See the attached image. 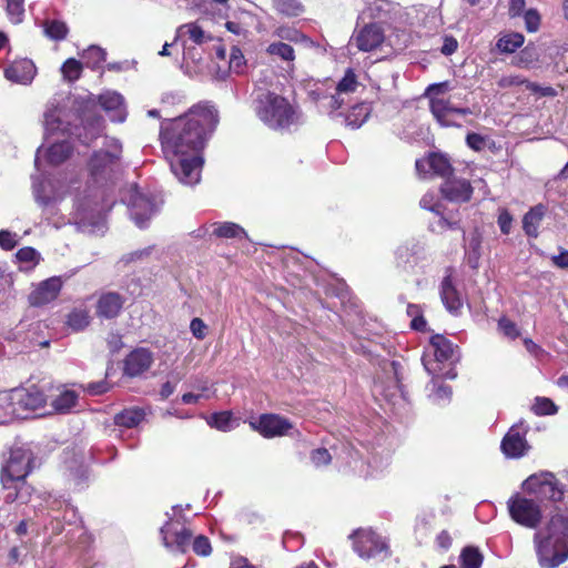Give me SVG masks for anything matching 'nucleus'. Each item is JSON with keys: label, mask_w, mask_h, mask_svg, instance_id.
<instances>
[{"label": "nucleus", "mask_w": 568, "mask_h": 568, "mask_svg": "<svg viewBox=\"0 0 568 568\" xmlns=\"http://www.w3.org/2000/svg\"><path fill=\"white\" fill-rule=\"evenodd\" d=\"M31 453L26 449L17 448L11 450L9 460L2 469L1 480L6 488L9 484L21 481L30 471Z\"/></svg>", "instance_id": "obj_10"}, {"label": "nucleus", "mask_w": 568, "mask_h": 568, "mask_svg": "<svg viewBox=\"0 0 568 568\" xmlns=\"http://www.w3.org/2000/svg\"><path fill=\"white\" fill-rule=\"evenodd\" d=\"M71 150L72 146L67 141L55 142L45 150L40 148L36 155V166L40 169L42 158H45L49 163L58 165L70 156Z\"/></svg>", "instance_id": "obj_23"}, {"label": "nucleus", "mask_w": 568, "mask_h": 568, "mask_svg": "<svg viewBox=\"0 0 568 568\" xmlns=\"http://www.w3.org/2000/svg\"><path fill=\"white\" fill-rule=\"evenodd\" d=\"M185 36H187L189 39L195 44H203L211 39V37L206 34L203 31V29L194 22L185 23L179 27L176 30L175 40L182 39Z\"/></svg>", "instance_id": "obj_31"}, {"label": "nucleus", "mask_w": 568, "mask_h": 568, "mask_svg": "<svg viewBox=\"0 0 568 568\" xmlns=\"http://www.w3.org/2000/svg\"><path fill=\"white\" fill-rule=\"evenodd\" d=\"M546 211L547 209L544 204H537L524 215L523 229L526 235L534 239L538 236V229L546 214Z\"/></svg>", "instance_id": "obj_28"}, {"label": "nucleus", "mask_w": 568, "mask_h": 568, "mask_svg": "<svg viewBox=\"0 0 568 568\" xmlns=\"http://www.w3.org/2000/svg\"><path fill=\"white\" fill-rule=\"evenodd\" d=\"M266 52L285 62H293L295 59L294 49L290 44L281 41L270 43L266 48Z\"/></svg>", "instance_id": "obj_40"}, {"label": "nucleus", "mask_w": 568, "mask_h": 568, "mask_svg": "<svg viewBox=\"0 0 568 568\" xmlns=\"http://www.w3.org/2000/svg\"><path fill=\"white\" fill-rule=\"evenodd\" d=\"M105 146V150L95 152L89 162L90 173L95 180L106 178L121 158L122 145L116 139H106Z\"/></svg>", "instance_id": "obj_6"}, {"label": "nucleus", "mask_w": 568, "mask_h": 568, "mask_svg": "<svg viewBox=\"0 0 568 568\" xmlns=\"http://www.w3.org/2000/svg\"><path fill=\"white\" fill-rule=\"evenodd\" d=\"M498 327L505 336L511 339H515L519 336V331L516 324L506 317L499 320Z\"/></svg>", "instance_id": "obj_53"}, {"label": "nucleus", "mask_w": 568, "mask_h": 568, "mask_svg": "<svg viewBox=\"0 0 568 568\" xmlns=\"http://www.w3.org/2000/svg\"><path fill=\"white\" fill-rule=\"evenodd\" d=\"M17 234L9 231H0V246L3 250L10 251L17 245Z\"/></svg>", "instance_id": "obj_61"}, {"label": "nucleus", "mask_w": 568, "mask_h": 568, "mask_svg": "<svg viewBox=\"0 0 568 568\" xmlns=\"http://www.w3.org/2000/svg\"><path fill=\"white\" fill-rule=\"evenodd\" d=\"M419 204L423 209L429 210L438 216L437 223L433 224V230L459 229V224L457 221H449L446 216H444L443 205L442 203L436 201V196L434 193H426L420 199Z\"/></svg>", "instance_id": "obj_24"}, {"label": "nucleus", "mask_w": 568, "mask_h": 568, "mask_svg": "<svg viewBox=\"0 0 568 568\" xmlns=\"http://www.w3.org/2000/svg\"><path fill=\"white\" fill-rule=\"evenodd\" d=\"M452 396L450 387L439 383L435 379L432 382V387L429 390V397L437 405H445L449 402Z\"/></svg>", "instance_id": "obj_42"}, {"label": "nucleus", "mask_w": 568, "mask_h": 568, "mask_svg": "<svg viewBox=\"0 0 568 568\" xmlns=\"http://www.w3.org/2000/svg\"><path fill=\"white\" fill-rule=\"evenodd\" d=\"M527 82V79L521 77V75H518V74H509V75H504L501 77L497 84L499 88H511V87H517V85H523Z\"/></svg>", "instance_id": "obj_55"}, {"label": "nucleus", "mask_w": 568, "mask_h": 568, "mask_svg": "<svg viewBox=\"0 0 568 568\" xmlns=\"http://www.w3.org/2000/svg\"><path fill=\"white\" fill-rule=\"evenodd\" d=\"M16 494L9 493L6 497V499L10 503L12 501H19L21 504H27L31 501V487L28 486L24 481H17V485L14 486Z\"/></svg>", "instance_id": "obj_48"}, {"label": "nucleus", "mask_w": 568, "mask_h": 568, "mask_svg": "<svg viewBox=\"0 0 568 568\" xmlns=\"http://www.w3.org/2000/svg\"><path fill=\"white\" fill-rule=\"evenodd\" d=\"M193 551L200 556H209L212 551L211 542L207 537L200 535L192 544Z\"/></svg>", "instance_id": "obj_52"}, {"label": "nucleus", "mask_w": 568, "mask_h": 568, "mask_svg": "<svg viewBox=\"0 0 568 568\" xmlns=\"http://www.w3.org/2000/svg\"><path fill=\"white\" fill-rule=\"evenodd\" d=\"M430 111L443 126H459L455 119L458 115L473 113L469 108H459L455 105L452 98L445 99L439 97L430 98Z\"/></svg>", "instance_id": "obj_12"}, {"label": "nucleus", "mask_w": 568, "mask_h": 568, "mask_svg": "<svg viewBox=\"0 0 568 568\" xmlns=\"http://www.w3.org/2000/svg\"><path fill=\"white\" fill-rule=\"evenodd\" d=\"M440 192L448 201L467 202L471 197L473 187L465 179H448L443 183Z\"/></svg>", "instance_id": "obj_21"}, {"label": "nucleus", "mask_w": 568, "mask_h": 568, "mask_svg": "<svg viewBox=\"0 0 568 568\" xmlns=\"http://www.w3.org/2000/svg\"><path fill=\"white\" fill-rule=\"evenodd\" d=\"M109 389V385L106 382L104 381H101V382H95V383H90L88 384V386L85 387V390L90 394V395H101L105 392H108Z\"/></svg>", "instance_id": "obj_64"}, {"label": "nucleus", "mask_w": 568, "mask_h": 568, "mask_svg": "<svg viewBox=\"0 0 568 568\" xmlns=\"http://www.w3.org/2000/svg\"><path fill=\"white\" fill-rule=\"evenodd\" d=\"M9 394L16 410V417H24L26 412L37 410L45 402L43 393L36 388L12 389Z\"/></svg>", "instance_id": "obj_13"}, {"label": "nucleus", "mask_w": 568, "mask_h": 568, "mask_svg": "<svg viewBox=\"0 0 568 568\" xmlns=\"http://www.w3.org/2000/svg\"><path fill=\"white\" fill-rule=\"evenodd\" d=\"M209 425L222 432H229L232 428V415L229 412L213 414L207 420Z\"/></svg>", "instance_id": "obj_49"}, {"label": "nucleus", "mask_w": 568, "mask_h": 568, "mask_svg": "<svg viewBox=\"0 0 568 568\" xmlns=\"http://www.w3.org/2000/svg\"><path fill=\"white\" fill-rule=\"evenodd\" d=\"M274 9L286 17H297L304 11L300 0H272Z\"/></svg>", "instance_id": "obj_39"}, {"label": "nucleus", "mask_w": 568, "mask_h": 568, "mask_svg": "<svg viewBox=\"0 0 568 568\" xmlns=\"http://www.w3.org/2000/svg\"><path fill=\"white\" fill-rule=\"evenodd\" d=\"M213 234L217 237L225 239H246V232L242 226L232 222H224L221 224H215Z\"/></svg>", "instance_id": "obj_35"}, {"label": "nucleus", "mask_w": 568, "mask_h": 568, "mask_svg": "<svg viewBox=\"0 0 568 568\" xmlns=\"http://www.w3.org/2000/svg\"><path fill=\"white\" fill-rule=\"evenodd\" d=\"M357 87H358V82L356 80V75L353 72V70L348 69L345 72V75L343 77V79L338 82V84L336 87V91H337L338 95L353 93L356 91Z\"/></svg>", "instance_id": "obj_47"}, {"label": "nucleus", "mask_w": 568, "mask_h": 568, "mask_svg": "<svg viewBox=\"0 0 568 568\" xmlns=\"http://www.w3.org/2000/svg\"><path fill=\"white\" fill-rule=\"evenodd\" d=\"M524 36L517 32L500 37L497 41V49L503 53H513L524 44Z\"/></svg>", "instance_id": "obj_38"}, {"label": "nucleus", "mask_w": 568, "mask_h": 568, "mask_svg": "<svg viewBox=\"0 0 568 568\" xmlns=\"http://www.w3.org/2000/svg\"><path fill=\"white\" fill-rule=\"evenodd\" d=\"M83 131L84 133H79V139L82 143L88 144L102 133L103 120L101 118H87L83 121Z\"/></svg>", "instance_id": "obj_34"}, {"label": "nucleus", "mask_w": 568, "mask_h": 568, "mask_svg": "<svg viewBox=\"0 0 568 568\" xmlns=\"http://www.w3.org/2000/svg\"><path fill=\"white\" fill-rule=\"evenodd\" d=\"M466 142L468 146L475 151L481 150L485 145V139L477 133H469L466 138Z\"/></svg>", "instance_id": "obj_63"}, {"label": "nucleus", "mask_w": 568, "mask_h": 568, "mask_svg": "<svg viewBox=\"0 0 568 568\" xmlns=\"http://www.w3.org/2000/svg\"><path fill=\"white\" fill-rule=\"evenodd\" d=\"M190 329L193 336L197 339H203L206 336V324L199 317H195L191 321Z\"/></svg>", "instance_id": "obj_60"}, {"label": "nucleus", "mask_w": 568, "mask_h": 568, "mask_svg": "<svg viewBox=\"0 0 568 568\" xmlns=\"http://www.w3.org/2000/svg\"><path fill=\"white\" fill-rule=\"evenodd\" d=\"M534 542L541 568H557L568 559V519L551 517L546 531H537Z\"/></svg>", "instance_id": "obj_3"}, {"label": "nucleus", "mask_w": 568, "mask_h": 568, "mask_svg": "<svg viewBox=\"0 0 568 568\" xmlns=\"http://www.w3.org/2000/svg\"><path fill=\"white\" fill-rule=\"evenodd\" d=\"M416 170L424 176L436 174L445 178L452 173V165L445 155L432 153L427 158L416 161Z\"/></svg>", "instance_id": "obj_19"}, {"label": "nucleus", "mask_w": 568, "mask_h": 568, "mask_svg": "<svg viewBox=\"0 0 568 568\" xmlns=\"http://www.w3.org/2000/svg\"><path fill=\"white\" fill-rule=\"evenodd\" d=\"M6 1V12L9 20L18 24L22 22L24 18V0H4Z\"/></svg>", "instance_id": "obj_43"}, {"label": "nucleus", "mask_w": 568, "mask_h": 568, "mask_svg": "<svg viewBox=\"0 0 568 568\" xmlns=\"http://www.w3.org/2000/svg\"><path fill=\"white\" fill-rule=\"evenodd\" d=\"M106 52L97 45H91L81 54L83 64L90 69L99 68L105 61Z\"/></svg>", "instance_id": "obj_37"}, {"label": "nucleus", "mask_w": 568, "mask_h": 568, "mask_svg": "<svg viewBox=\"0 0 568 568\" xmlns=\"http://www.w3.org/2000/svg\"><path fill=\"white\" fill-rule=\"evenodd\" d=\"M90 323L89 312L84 308H75L69 313L67 324L73 331H82Z\"/></svg>", "instance_id": "obj_41"}, {"label": "nucleus", "mask_w": 568, "mask_h": 568, "mask_svg": "<svg viewBox=\"0 0 568 568\" xmlns=\"http://www.w3.org/2000/svg\"><path fill=\"white\" fill-rule=\"evenodd\" d=\"M44 128L45 132L49 134H53L55 131L60 130V120L57 111H49L44 114Z\"/></svg>", "instance_id": "obj_57"}, {"label": "nucleus", "mask_w": 568, "mask_h": 568, "mask_svg": "<svg viewBox=\"0 0 568 568\" xmlns=\"http://www.w3.org/2000/svg\"><path fill=\"white\" fill-rule=\"evenodd\" d=\"M524 490L539 500H560L564 491L551 473H540L529 476L523 484Z\"/></svg>", "instance_id": "obj_7"}, {"label": "nucleus", "mask_w": 568, "mask_h": 568, "mask_svg": "<svg viewBox=\"0 0 568 568\" xmlns=\"http://www.w3.org/2000/svg\"><path fill=\"white\" fill-rule=\"evenodd\" d=\"M527 427L524 424H517L510 427L501 440V452L507 458H520L529 450L526 440Z\"/></svg>", "instance_id": "obj_14"}, {"label": "nucleus", "mask_w": 568, "mask_h": 568, "mask_svg": "<svg viewBox=\"0 0 568 568\" xmlns=\"http://www.w3.org/2000/svg\"><path fill=\"white\" fill-rule=\"evenodd\" d=\"M479 247H480V239L477 235H474L468 243V260L473 267H476L477 261L479 258Z\"/></svg>", "instance_id": "obj_58"}, {"label": "nucleus", "mask_w": 568, "mask_h": 568, "mask_svg": "<svg viewBox=\"0 0 568 568\" xmlns=\"http://www.w3.org/2000/svg\"><path fill=\"white\" fill-rule=\"evenodd\" d=\"M62 287L58 277H51L40 282L30 293L29 303L32 306H42L54 301Z\"/></svg>", "instance_id": "obj_17"}, {"label": "nucleus", "mask_w": 568, "mask_h": 568, "mask_svg": "<svg viewBox=\"0 0 568 568\" xmlns=\"http://www.w3.org/2000/svg\"><path fill=\"white\" fill-rule=\"evenodd\" d=\"M513 217L508 211L503 210L498 216V225L504 234H509L511 227Z\"/></svg>", "instance_id": "obj_62"}, {"label": "nucleus", "mask_w": 568, "mask_h": 568, "mask_svg": "<svg viewBox=\"0 0 568 568\" xmlns=\"http://www.w3.org/2000/svg\"><path fill=\"white\" fill-rule=\"evenodd\" d=\"M254 111L265 126L276 132H293L305 123L304 113L297 104L271 91L257 95Z\"/></svg>", "instance_id": "obj_2"}, {"label": "nucleus", "mask_w": 568, "mask_h": 568, "mask_svg": "<svg viewBox=\"0 0 568 568\" xmlns=\"http://www.w3.org/2000/svg\"><path fill=\"white\" fill-rule=\"evenodd\" d=\"M99 103L102 109L109 113L110 120L113 122H124L126 119V110L121 94L114 91H106L99 97Z\"/></svg>", "instance_id": "obj_22"}, {"label": "nucleus", "mask_w": 568, "mask_h": 568, "mask_svg": "<svg viewBox=\"0 0 568 568\" xmlns=\"http://www.w3.org/2000/svg\"><path fill=\"white\" fill-rule=\"evenodd\" d=\"M145 417L143 409L134 407L122 410L114 416V423L118 426L132 428L138 426Z\"/></svg>", "instance_id": "obj_32"}, {"label": "nucleus", "mask_w": 568, "mask_h": 568, "mask_svg": "<svg viewBox=\"0 0 568 568\" xmlns=\"http://www.w3.org/2000/svg\"><path fill=\"white\" fill-rule=\"evenodd\" d=\"M354 549L364 559L384 560L389 554L387 542L372 530H359L355 535Z\"/></svg>", "instance_id": "obj_9"}, {"label": "nucleus", "mask_w": 568, "mask_h": 568, "mask_svg": "<svg viewBox=\"0 0 568 568\" xmlns=\"http://www.w3.org/2000/svg\"><path fill=\"white\" fill-rule=\"evenodd\" d=\"M252 426L267 438L290 435V430L293 429V425L287 418L275 414L262 415L256 424L252 423Z\"/></svg>", "instance_id": "obj_15"}, {"label": "nucleus", "mask_w": 568, "mask_h": 568, "mask_svg": "<svg viewBox=\"0 0 568 568\" xmlns=\"http://www.w3.org/2000/svg\"><path fill=\"white\" fill-rule=\"evenodd\" d=\"M128 205L131 217L139 227H144L159 210V204L141 193L136 186L129 190Z\"/></svg>", "instance_id": "obj_11"}, {"label": "nucleus", "mask_w": 568, "mask_h": 568, "mask_svg": "<svg viewBox=\"0 0 568 568\" xmlns=\"http://www.w3.org/2000/svg\"><path fill=\"white\" fill-rule=\"evenodd\" d=\"M526 29L529 32H535L538 30L540 24V16L534 9H529L524 14Z\"/></svg>", "instance_id": "obj_56"}, {"label": "nucleus", "mask_w": 568, "mask_h": 568, "mask_svg": "<svg viewBox=\"0 0 568 568\" xmlns=\"http://www.w3.org/2000/svg\"><path fill=\"white\" fill-rule=\"evenodd\" d=\"M532 410L536 415H551L557 412L554 402L547 397H537L532 405Z\"/></svg>", "instance_id": "obj_51"}, {"label": "nucleus", "mask_w": 568, "mask_h": 568, "mask_svg": "<svg viewBox=\"0 0 568 568\" xmlns=\"http://www.w3.org/2000/svg\"><path fill=\"white\" fill-rule=\"evenodd\" d=\"M540 60V52L535 45L525 47L513 60V64L521 69L536 68Z\"/></svg>", "instance_id": "obj_30"}, {"label": "nucleus", "mask_w": 568, "mask_h": 568, "mask_svg": "<svg viewBox=\"0 0 568 568\" xmlns=\"http://www.w3.org/2000/svg\"><path fill=\"white\" fill-rule=\"evenodd\" d=\"M44 34L54 41L64 40L69 33L65 22L57 19L45 20L43 23Z\"/></svg>", "instance_id": "obj_36"}, {"label": "nucleus", "mask_w": 568, "mask_h": 568, "mask_svg": "<svg viewBox=\"0 0 568 568\" xmlns=\"http://www.w3.org/2000/svg\"><path fill=\"white\" fill-rule=\"evenodd\" d=\"M275 34L283 40L287 41H297L302 38V34L290 27H280L275 30Z\"/></svg>", "instance_id": "obj_59"}, {"label": "nucleus", "mask_w": 568, "mask_h": 568, "mask_svg": "<svg viewBox=\"0 0 568 568\" xmlns=\"http://www.w3.org/2000/svg\"><path fill=\"white\" fill-rule=\"evenodd\" d=\"M83 63L70 58L61 67L63 78L68 81H75L80 78Z\"/></svg>", "instance_id": "obj_46"}, {"label": "nucleus", "mask_w": 568, "mask_h": 568, "mask_svg": "<svg viewBox=\"0 0 568 568\" xmlns=\"http://www.w3.org/2000/svg\"><path fill=\"white\" fill-rule=\"evenodd\" d=\"M16 418V410L9 392L0 393V424H7Z\"/></svg>", "instance_id": "obj_44"}, {"label": "nucleus", "mask_w": 568, "mask_h": 568, "mask_svg": "<svg viewBox=\"0 0 568 568\" xmlns=\"http://www.w3.org/2000/svg\"><path fill=\"white\" fill-rule=\"evenodd\" d=\"M507 507L511 519L526 528H537L541 523V508L531 498L515 495L508 500Z\"/></svg>", "instance_id": "obj_5"}, {"label": "nucleus", "mask_w": 568, "mask_h": 568, "mask_svg": "<svg viewBox=\"0 0 568 568\" xmlns=\"http://www.w3.org/2000/svg\"><path fill=\"white\" fill-rule=\"evenodd\" d=\"M246 65L245 58L242 53V51L233 47L230 52V59H229V68L233 73L241 74L244 71V68Z\"/></svg>", "instance_id": "obj_50"}, {"label": "nucleus", "mask_w": 568, "mask_h": 568, "mask_svg": "<svg viewBox=\"0 0 568 568\" xmlns=\"http://www.w3.org/2000/svg\"><path fill=\"white\" fill-rule=\"evenodd\" d=\"M454 353L453 344L442 335L430 338L429 348L423 356V365L432 376L442 375V364L449 361Z\"/></svg>", "instance_id": "obj_8"}, {"label": "nucleus", "mask_w": 568, "mask_h": 568, "mask_svg": "<svg viewBox=\"0 0 568 568\" xmlns=\"http://www.w3.org/2000/svg\"><path fill=\"white\" fill-rule=\"evenodd\" d=\"M32 187L36 202L43 207L54 204L61 197L54 191L50 181H38L33 179Z\"/></svg>", "instance_id": "obj_27"}, {"label": "nucleus", "mask_w": 568, "mask_h": 568, "mask_svg": "<svg viewBox=\"0 0 568 568\" xmlns=\"http://www.w3.org/2000/svg\"><path fill=\"white\" fill-rule=\"evenodd\" d=\"M331 459L332 457L326 448L314 449L311 454V460L316 467L329 464Z\"/></svg>", "instance_id": "obj_54"}, {"label": "nucleus", "mask_w": 568, "mask_h": 568, "mask_svg": "<svg viewBox=\"0 0 568 568\" xmlns=\"http://www.w3.org/2000/svg\"><path fill=\"white\" fill-rule=\"evenodd\" d=\"M371 112L369 103L362 102L354 105L345 118L346 125L352 129L361 128L367 121Z\"/></svg>", "instance_id": "obj_29"}, {"label": "nucleus", "mask_w": 568, "mask_h": 568, "mask_svg": "<svg viewBox=\"0 0 568 568\" xmlns=\"http://www.w3.org/2000/svg\"><path fill=\"white\" fill-rule=\"evenodd\" d=\"M440 298L446 310L452 314H457L463 303L459 294L453 285L452 277L445 276L440 284Z\"/></svg>", "instance_id": "obj_26"}, {"label": "nucleus", "mask_w": 568, "mask_h": 568, "mask_svg": "<svg viewBox=\"0 0 568 568\" xmlns=\"http://www.w3.org/2000/svg\"><path fill=\"white\" fill-rule=\"evenodd\" d=\"M385 41L393 48L402 49L406 45L407 34L402 31L400 34H396L394 40L392 36H385L379 24L369 23L354 32L351 44L356 45L359 51L369 52L377 49Z\"/></svg>", "instance_id": "obj_4"}, {"label": "nucleus", "mask_w": 568, "mask_h": 568, "mask_svg": "<svg viewBox=\"0 0 568 568\" xmlns=\"http://www.w3.org/2000/svg\"><path fill=\"white\" fill-rule=\"evenodd\" d=\"M161 535L165 547H176V549L182 552L185 551L192 537V532L187 528L181 526L179 523L171 521L166 523L161 528Z\"/></svg>", "instance_id": "obj_16"}, {"label": "nucleus", "mask_w": 568, "mask_h": 568, "mask_svg": "<svg viewBox=\"0 0 568 568\" xmlns=\"http://www.w3.org/2000/svg\"><path fill=\"white\" fill-rule=\"evenodd\" d=\"M153 354L148 348H136L124 359V374L136 377L146 372L153 364Z\"/></svg>", "instance_id": "obj_18"}, {"label": "nucleus", "mask_w": 568, "mask_h": 568, "mask_svg": "<svg viewBox=\"0 0 568 568\" xmlns=\"http://www.w3.org/2000/svg\"><path fill=\"white\" fill-rule=\"evenodd\" d=\"M78 394L71 389L62 390L55 398L52 399L51 406L54 412L59 414H67L72 410L77 405Z\"/></svg>", "instance_id": "obj_33"}, {"label": "nucleus", "mask_w": 568, "mask_h": 568, "mask_svg": "<svg viewBox=\"0 0 568 568\" xmlns=\"http://www.w3.org/2000/svg\"><path fill=\"white\" fill-rule=\"evenodd\" d=\"M460 561L463 568H480L483 564V556L478 549L467 547L460 555Z\"/></svg>", "instance_id": "obj_45"}, {"label": "nucleus", "mask_w": 568, "mask_h": 568, "mask_svg": "<svg viewBox=\"0 0 568 568\" xmlns=\"http://www.w3.org/2000/svg\"><path fill=\"white\" fill-rule=\"evenodd\" d=\"M37 68L29 59H21L12 62L6 70V78L18 84H30L34 79Z\"/></svg>", "instance_id": "obj_20"}, {"label": "nucleus", "mask_w": 568, "mask_h": 568, "mask_svg": "<svg viewBox=\"0 0 568 568\" xmlns=\"http://www.w3.org/2000/svg\"><path fill=\"white\" fill-rule=\"evenodd\" d=\"M217 122L215 108L199 103L183 115L162 123V150L180 183L192 186L200 182L204 163L202 151Z\"/></svg>", "instance_id": "obj_1"}, {"label": "nucleus", "mask_w": 568, "mask_h": 568, "mask_svg": "<svg viewBox=\"0 0 568 568\" xmlns=\"http://www.w3.org/2000/svg\"><path fill=\"white\" fill-rule=\"evenodd\" d=\"M124 304L123 297L113 292L102 294L98 300L97 314L100 317L113 318L116 317Z\"/></svg>", "instance_id": "obj_25"}]
</instances>
